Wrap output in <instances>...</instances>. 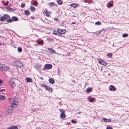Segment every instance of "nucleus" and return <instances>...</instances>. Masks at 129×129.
<instances>
[{
    "mask_svg": "<svg viewBox=\"0 0 129 129\" xmlns=\"http://www.w3.org/2000/svg\"><path fill=\"white\" fill-rule=\"evenodd\" d=\"M66 31V30L65 29H61L58 28L57 31L54 30L53 34L60 37H63V36L62 35V34H65Z\"/></svg>",
    "mask_w": 129,
    "mask_h": 129,
    "instance_id": "1",
    "label": "nucleus"
},
{
    "mask_svg": "<svg viewBox=\"0 0 129 129\" xmlns=\"http://www.w3.org/2000/svg\"><path fill=\"white\" fill-rule=\"evenodd\" d=\"M6 21L8 22L11 23L12 22V20L10 18V16L8 14H4L3 16H1L0 18V21Z\"/></svg>",
    "mask_w": 129,
    "mask_h": 129,
    "instance_id": "2",
    "label": "nucleus"
},
{
    "mask_svg": "<svg viewBox=\"0 0 129 129\" xmlns=\"http://www.w3.org/2000/svg\"><path fill=\"white\" fill-rule=\"evenodd\" d=\"M9 101L11 105L15 107H16L19 104V102L17 98H9Z\"/></svg>",
    "mask_w": 129,
    "mask_h": 129,
    "instance_id": "3",
    "label": "nucleus"
},
{
    "mask_svg": "<svg viewBox=\"0 0 129 129\" xmlns=\"http://www.w3.org/2000/svg\"><path fill=\"white\" fill-rule=\"evenodd\" d=\"M15 107L11 105L9 107L7 110L8 113L11 114L13 111Z\"/></svg>",
    "mask_w": 129,
    "mask_h": 129,
    "instance_id": "4",
    "label": "nucleus"
},
{
    "mask_svg": "<svg viewBox=\"0 0 129 129\" xmlns=\"http://www.w3.org/2000/svg\"><path fill=\"white\" fill-rule=\"evenodd\" d=\"M14 81V79L12 78H11L9 81V83L12 88H13L14 87L16 86Z\"/></svg>",
    "mask_w": 129,
    "mask_h": 129,
    "instance_id": "5",
    "label": "nucleus"
},
{
    "mask_svg": "<svg viewBox=\"0 0 129 129\" xmlns=\"http://www.w3.org/2000/svg\"><path fill=\"white\" fill-rule=\"evenodd\" d=\"M52 67V65L50 64H47L45 65L43 69L44 70H49L51 69Z\"/></svg>",
    "mask_w": 129,
    "mask_h": 129,
    "instance_id": "6",
    "label": "nucleus"
},
{
    "mask_svg": "<svg viewBox=\"0 0 129 129\" xmlns=\"http://www.w3.org/2000/svg\"><path fill=\"white\" fill-rule=\"evenodd\" d=\"M41 65L39 63H37L34 65V67L38 70V69L41 68Z\"/></svg>",
    "mask_w": 129,
    "mask_h": 129,
    "instance_id": "7",
    "label": "nucleus"
},
{
    "mask_svg": "<svg viewBox=\"0 0 129 129\" xmlns=\"http://www.w3.org/2000/svg\"><path fill=\"white\" fill-rule=\"evenodd\" d=\"M109 89L110 91H114L116 90V88L113 85H111L109 87Z\"/></svg>",
    "mask_w": 129,
    "mask_h": 129,
    "instance_id": "8",
    "label": "nucleus"
},
{
    "mask_svg": "<svg viewBox=\"0 0 129 129\" xmlns=\"http://www.w3.org/2000/svg\"><path fill=\"white\" fill-rule=\"evenodd\" d=\"M98 61L99 63L102 65L104 66H106L107 64V63L106 62L103 61H102L100 59H99L98 60Z\"/></svg>",
    "mask_w": 129,
    "mask_h": 129,
    "instance_id": "9",
    "label": "nucleus"
},
{
    "mask_svg": "<svg viewBox=\"0 0 129 129\" xmlns=\"http://www.w3.org/2000/svg\"><path fill=\"white\" fill-rule=\"evenodd\" d=\"M45 89L49 92H52L53 90V89L51 87H50L48 86H47V87L45 88Z\"/></svg>",
    "mask_w": 129,
    "mask_h": 129,
    "instance_id": "10",
    "label": "nucleus"
},
{
    "mask_svg": "<svg viewBox=\"0 0 129 129\" xmlns=\"http://www.w3.org/2000/svg\"><path fill=\"white\" fill-rule=\"evenodd\" d=\"M94 99V98H92L91 96H89L88 98V100L90 102H93Z\"/></svg>",
    "mask_w": 129,
    "mask_h": 129,
    "instance_id": "11",
    "label": "nucleus"
},
{
    "mask_svg": "<svg viewBox=\"0 0 129 129\" xmlns=\"http://www.w3.org/2000/svg\"><path fill=\"white\" fill-rule=\"evenodd\" d=\"M9 69V67L8 66H6L4 65H3V71H5L6 70H7Z\"/></svg>",
    "mask_w": 129,
    "mask_h": 129,
    "instance_id": "12",
    "label": "nucleus"
},
{
    "mask_svg": "<svg viewBox=\"0 0 129 129\" xmlns=\"http://www.w3.org/2000/svg\"><path fill=\"white\" fill-rule=\"evenodd\" d=\"M25 80L27 82H31L32 81V80L30 78L27 77L26 78Z\"/></svg>",
    "mask_w": 129,
    "mask_h": 129,
    "instance_id": "13",
    "label": "nucleus"
},
{
    "mask_svg": "<svg viewBox=\"0 0 129 129\" xmlns=\"http://www.w3.org/2000/svg\"><path fill=\"white\" fill-rule=\"evenodd\" d=\"M12 20L13 21H17L18 20V18L16 17L13 16L12 18Z\"/></svg>",
    "mask_w": 129,
    "mask_h": 129,
    "instance_id": "14",
    "label": "nucleus"
},
{
    "mask_svg": "<svg viewBox=\"0 0 129 129\" xmlns=\"http://www.w3.org/2000/svg\"><path fill=\"white\" fill-rule=\"evenodd\" d=\"M49 52L51 54H54L55 53V51L52 48H48Z\"/></svg>",
    "mask_w": 129,
    "mask_h": 129,
    "instance_id": "15",
    "label": "nucleus"
},
{
    "mask_svg": "<svg viewBox=\"0 0 129 129\" xmlns=\"http://www.w3.org/2000/svg\"><path fill=\"white\" fill-rule=\"evenodd\" d=\"M113 5V4L112 3V2L111 3L110 2L109 3H108L107 4V6L108 8L112 7Z\"/></svg>",
    "mask_w": 129,
    "mask_h": 129,
    "instance_id": "16",
    "label": "nucleus"
},
{
    "mask_svg": "<svg viewBox=\"0 0 129 129\" xmlns=\"http://www.w3.org/2000/svg\"><path fill=\"white\" fill-rule=\"evenodd\" d=\"M48 5L50 6L51 8L52 6H54L55 5V3L52 2H51L49 3L48 4Z\"/></svg>",
    "mask_w": 129,
    "mask_h": 129,
    "instance_id": "17",
    "label": "nucleus"
},
{
    "mask_svg": "<svg viewBox=\"0 0 129 129\" xmlns=\"http://www.w3.org/2000/svg\"><path fill=\"white\" fill-rule=\"evenodd\" d=\"M92 88L91 87H89L87 88L86 90V92L87 93H89L92 91Z\"/></svg>",
    "mask_w": 129,
    "mask_h": 129,
    "instance_id": "18",
    "label": "nucleus"
},
{
    "mask_svg": "<svg viewBox=\"0 0 129 129\" xmlns=\"http://www.w3.org/2000/svg\"><path fill=\"white\" fill-rule=\"evenodd\" d=\"M49 81L50 83L51 84H53L55 82L54 80L51 79H49Z\"/></svg>",
    "mask_w": 129,
    "mask_h": 129,
    "instance_id": "19",
    "label": "nucleus"
},
{
    "mask_svg": "<svg viewBox=\"0 0 129 129\" xmlns=\"http://www.w3.org/2000/svg\"><path fill=\"white\" fill-rule=\"evenodd\" d=\"M6 98L5 96L2 95H0V99L1 100H4Z\"/></svg>",
    "mask_w": 129,
    "mask_h": 129,
    "instance_id": "20",
    "label": "nucleus"
},
{
    "mask_svg": "<svg viewBox=\"0 0 129 129\" xmlns=\"http://www.w3.org/2000/svg\"><path fill=\"white\" fill-rule=\"evenodd\" d=\"M30 10L33 12L34 11L35 9V8L34 7L32 6L30 7Z\"/></svg>",
    "mask_w": 129,
    "mask_h": 129,
    "instance_id": "21",
    "label": "nucleus"
},
{
    "mask_svg": "<svg viewBox=\"0 0 129 129\" xmlns=\"http://www.w3.org/2000/svg\"><path fill=\"white\" fill-rule=\"evenodd\" d=\"M60 116L62 118H64L66 117V115L64 114V113H61L60 115Z\"/></svg>",
    "mask_w": 129,
    "mask_h": 129,
    "instance_id": "22",
    "label": "nucleus"
},
{
    "mask_svg": "<svg viewBox=\"0 0 129 129\" xmlns=\"http://www.w3.org/2000/svg\"><path fill=\"white\" fill-rule=\"evenodd\" d=\"M40 85L42 87L45 88L47 87V85H45L44 83H41Z\"/></svg>",
    "mask_w": 129,
    "mask_h": 129,
    "instance_id": "23",
    "label": "nucleus"
},
{
    "mask_svg": "<svg viewBox=\"0 0 129 129\" xmlns=\"http://www.w3.org/2000/svg\"><path fill=\"white\" fill-rule=\"evenodd\" d=\"M25 14L26 15H29L30 14L29 11L28 10H26L24 11Z\"/></svg>",
    "mask_w": 129,
    "mask_h": 129,
    "instance_id": "24",
    "label": "nucleus"
},
{
    "mask_svg": "<svg viewBox=\"0 0 129 129\" xmlns=\"http://www.w3.org/2000/svg\"><path fill=\"white\" fill-rule=\"evenodd\" d=\"M17 62L18 63L20 64V65H18V66L20 67H22L23 66V64L21 62L18 61H17Z\"/></svg>",
    "mask_w": 129,
    "mask_h": 129,
    "instance_id": "25",
    "label": "nucleus"
},
{
    "mask_svg": "<svg viewBox=\"0 0 129 129\" xmlns=\"http://www.w3.org/2000/svg\"><path fill=\"white\" fill-rule=\"evenodd\" d=\"M17 50L19 52H21L22 51V49L20 47H18V48Z\"/></svg>",
    "mask_w": 129,
    "mask_h": 129,
    "instance_id": "26",
    "label": "nucleus"
},
{
    "mask_svg": "<svg viewBox=\"0 0 129 129\" xmlns=\"http://www.w3.org/2000/svg\"><path fill=\"white\" fill-rule=\"evenodd\" d=\"M57 2L58 4L61 5L62 4V2L61 0H58L57 1Z\"/></svg>",
    "mask_w": 129,
    "mask_h": 129,
    "instance_id": "27",
    "label": "nucleus"
},
{
    "mask_svg": "<svg viewBox=\"0 0 129 129\" xmlns=\"http://www.w3.org/2000/svg\"><path fill=\"white\" fill-rule=\"evenodd\" d=\"M128 35L127 34H123L122 35V36L123 38L126 37L128 36Z\"/></svg>",
    "mask_w": 129,
    "mask_h": 129,
    "instance_id": "28",
    "label": "nucleus"
},
{
    "mask_svg": "<svg viewBox=\"0 0 129 129\" xmlns=\"http://www.w3.org/2000/svg\"><path fill=\"white\" fill-rule=\"evenodd\" d=\"M4 65L0 64V70L3 71Z\"/></svg>",
    "mask_w": 129,
    "mask_h": 129,
    "instance_id": "29",
    "label": "nucleus"
},
{
    "mask_svg": "<svg viewBox=\"0 0 129 129\" xmlns=\"http://www.w3.org/2000/svg\"><path fill=\"white\" fill-rule=\"evenodd\" d=\"M25 6V3H22L21 5V7L22 8L24 7Z\"/></svg>",
    "mask_w": 129,
    "mask_h": 129,
    "instance_id": "30",
    "label": "nucleus"
},
{
    "mask_svg": "<svg viewBox=\"0 0 129 129\" xmlns=\"http://www.w3.org/2000/svg\"><path fill=\"white\" fill-rule=\"evenodd\" d=\"M11 127L12 129H18V128L16 126H13Z\"/></svg>",
    "mask_w": 129,
    "mask_h": 129,
    "instance_id": "31",
    "label": "nucleus"
},
{
    "mask_svg": "<svg viewBox=\"0 0 129 129\" xmlns=\"http://www.w3.org/2000/svg\"><path fill=\"white\" fill-rule=\"evenodd\" d=\"M101 23L100 21H97L96 22L95 24V25H100Z\"/></svg>",
    "mask_w": 129,
    "mask_h": 129,
    "instance_id": "32",
    "label": "nucleus"
},
{
    "mask_svg": "<svg viewBox=\"0 0 129 129\" xmlns=\"http://www.w3.org/2000/svg\"><path fill=\"white\" fill-rule=\"evenodd\" d=\"M112 54L111 53H109L107 54V56L109 57H111L112 56Z\"/></svg>",
    "mask_w": 129,
    "mask_h": 129,
    "instance_id": "33",
    "label": "nucleus"
},
{
    "mask_svg": "<svg viewBox=\"0 0 129 129\" xmlns=\"http://www.w3.org/2000/svg\"><path fill=\"white\" fill-rule=\"evenodd\" d=\"M59 111L60 112H61V113H64L65 112V111L63 109H59Z\"/></svg>",
    "mask_w": 129,
    "mask_h": 129,
    "instance_id": "34",
    "label": "nucleus"
},
{
    "mask_svg": "<svg viewBox=\"0 0 129 129\" xmlns=\"http://www.w3.org/2000/svg\"><path fill=\"white\" fill-rule=\"evenodd\" d=\"M34 4L33 5H37L38 3L37 1H35L33 2Z\"/></svg>",
    "mask_w": 129,
    "mask_h": 129,
    "instance_id": "35",
    "label": "nucleus"
},
{
    "mask_svg": "<svg viewBox=\"0 0 129 129\" xmlns=\"http://www.w3.org/2000/svg\"><path fill=\"white\" fill-rule=\"evenodd\" d=\"M72 7L75 8L77 6V5L75 4H73L71 5Z\"/></svg>",
    "mask_w": 129,
    "mask_h": 129,
    "instance_id": "36",
    "label": "nucleus"
},
{
    "mask_svg": "<svg viewBox=\"0 0 129 129\" xmlns=\"http://www.w3.org/2000/svg\"><path fill=\"white\" fill-rule=\"evenodd\" d=\"M9 3V2L8 1H7L5 3L4 5L5 6H7L8 5Z\"/></svg>",
    "mask_w": 129,
    "mask_h": 129,
    "instance_id": "37",
    "label": "nucleus"
},
{
    "mask_svg": "<svg viewBox=\"0 0 129 129\" xmlns=\"http://www.w3.org/2000/svg\"><path fill=\"white\" fill-rule=\"evenodd\" d=\"M106 129H112V128L110 126H108L106 127Z\"/></svg>",
    "mask_w": 129,
    "mask_h": 129,
    "instance_id": "38",
    "label": "nucleus"
},
{
    "mask_svg": "<svg viewBox=\"0 0 129 129\" xmlns=\"http://www.w3.org/2000/svg\"><path fill=\"white\" fill-rule=\"evenodd\" d=\"M53 19H54V20L55 21H59L58 19V18H54Z\"/></svg>",
    "mask_w": 129,
    "mask_h": 129,
    "instance_id": "39",
    "label": "nucleus"
},
{
    "mask_svg": "<svg viewBox=\"0 0 129 129\" xmlns=\"http://www.w3.org/2000/svg\"><path fill=\"white\" fill-rule=\"evenodd\" d=\"M102 118V119L104 121H105L106 120H107V121L109 120L108 119H106V118H104L103 117Z\"/></svg>",
    "mask_w": 129,
    "mask_h": 129,
    "instance_id": "40",
    "label": "nucleus"
},
{
    "mask_svg": "<svg viewBox=\"0 0 129 129\" xmlns=\"http://www.w3.org/2000/svg\"><path fill=\"white\" fill-rule=\"evenodd\" d=\"M70 55V53L69 52H68L67 53L66 55L68 56H69Z\"/></svg>",
    "mask_w": 129,
    "mask_h": 129,
    "instance_id": "41",
    "label": "nucleus"
},
{
    "mask_svg": "<svg viewBox=\"0 0 129 129\" xmlns=\"http://www.w3.org/2000/svg\"><path fill=\"white\" fill-rule=\"evenodd\" d=\"M38 43L39 44H42V43L41 41H39Z\"/></svg>",
    "mask_w": 129,
    "mask_h": 129,
    "instance_id": "42",
    "label": "nucleus"
},
{
    "mask_svg": "<svg viewBox=\"0 0 129 129\" xmlns=\"http://www.w3.org/2000/svg\"><path fill=\"white\" fill-rule=\"evenodd\" d=\"M3 83V80L0 79V85L1 84Z\"/></svg>",
    "mask_w": 129,
    "mask_h": 129,
    "instance_id": "43",
    "label": "nucleus"
},
{
    "mask_svg": "<svg viewBox=\"0 0 129 129\" xmlns=\"http://www.w3.org/2000/svg\"><path fill=\"white\" fill-rule=\"evenodd\" d=\"M59 69L58 70V72L57 73V75H59L60 73V72H59Z\"/></svg>",
    "mask_w": 129,
    "mask_h": 129,
    "instance_id": "44",
    "label": "nucleus"
},
{
    "mask_svg": "<svg viewBox=\"0 0 129 129\" xmlns=\"http://www.w3.org/2000/svg\"><path fill=\"white\" fill-rule=\"evenodd\" d=\"M5 89H2L0 90V92H2L3 91V90H5Z\"/></svg>",
    "mask_w": 129,
    "mask_h": 129,
    "instance_id": "45",
    "label": "nucleus"
},
{
    "mask_svg": "<svg viewBox=\"0 0 129 129\" xmlns=\"http://www.w3.org/2000/svg\"><path fill=\"white\" fill-rule=\"evenodd\" d=\"M76 121H71L72 123H76Z\"/></svg>",
    "mask_w": 129,
    "mask_h": 129,
    "instance_id": "46",
    "label": "nucleus"
},
{
    "mask_svg": "<svg viewBox=\"0 0 129 129\" xmlns=\"http://www.w3.org/2000/svg\"><path fill=\"white\" fill-rule=\"evenodd\" d=\"M75 23H76V22H72L71 23V24H75Z\"/></svg>",
    "mask_w": 129,
    "mask_h": 129,
    "instance_id": "47",
    "label": "nucleus"
},
{
    "mask_svg": "<svg viewBox=\"0 0 129 129\" xmlns=\"http://www.w3.org/2000/svg\"><path fill=\"white\" fill-rule=\"evenodd\" d=\"M7 129H12V127H9V128H7Z\"/></svg>",
    "mask_w": 129,
    "mask_h": 129,
    "instance_id": "48",
    "label": "nucleus"
},
{
    "mask_svg": "<svg viewBox=\"0 0 129 129\" xmlns=\"http://www.w3.org/2000/svg\"><path fill=\"white\" fill-rule=\"evenodd\" d=\"M46 16H47V17H49V15H48V14H46Z\"/></svg>",
    "mask_w": 129,
    "mask_h": 129,
    "instance_id": "49",
    "label": "nucleus"
},
{
    "mask_svg": "<svg viewBox=\"0 0 129 129\" xmlns=\"http://www.w3.org/2000/svg\"><path fill=\"white\" fill-rule=\"evenodd\" d=\"M69 123H68V122H67V124L68 125H69Z\"/></svg>",
    "mask_w": 129,
    "mask_h": 129,
    "instance_id": "50",
    "label": "nucleus"
},
{
    "mask_svg": "<svg viewBox=\"0 0 129 129\" xmlns=\"http://www.w3.org/2000/svg\"><path fill=\"white\" fill-rule=\"evenodd\" d=\"M2 117V116L1 115H0V118H1Z\"/></svg>",
    "mask_w": 129,
    "mask_h": 129,
    "instance_id": "51",
    "label": "nucleus"
},
{
    "mask_svg": "<svg viewBox=\"0 0 129 129\" xmlns=\"http://www.w3.org/2000/svg\"><path fill=\"white\" fill-rule=\"evenodd\" d=\"M31 18H33L34 17L33 16H31Z\"/></svg>",
    "mask_w": 129,
    "mask_h": 129,
    "instance_id": "52",
    "label": "nucleus"
},
{
    "mask_svg": "<svg viewBox=\"0 0 129 129\" xmlns=\"http://www.w3.org/2000/svg\"><path fill=\"white\" fill-rule=\"evenodd\" d=\"M41 79H43V78L42 77H41Z\"/></svg>",
    "mask_w": 129,
    "mask_h": 129,
    "instance_id": "53",
    "label": "nucleus"
},
{
    "mask_svg": "<svg viewBox=\"0 0 129 129\" xmlns=\"http://www.w3.org/2000/svg\"><path fill=\"white\" fill-rule=\"evenodd\" d=\"M71 121H74V120H72Z\"/></svg>",
    "mask_w": 129,
    "mask_h": 129,
    "instance_id": "54",
    "label": "nucleus"
},
{
    "mask_svg": "<svg viewBox=\"0 0 129 129\" xmlns=\"http://www.w3.org/2000/svg\"><path fill=\"white\" fill-rule=\"evenodd\" d=\"M109 120H110V121H111V119H110Z\"/></svg>",
    "mask_w": 129,
    "mask_h": 129,
    "instance_id": "55",
    "label": "nucleus"
},
{
    "mask_svg": "<svg viewBox=\"0 0 129 129\" xmlns=\"http://www.w3.org/2000/svg\"><path fill=\"white\" fill-rule=\"evenodd\" d=\"M1 45V43H0V46Z\"/></svg>",
    "mask_w": 129,
    "mask_h": 129,
    "instance_id": "56",
    "label": "nucleus"
},
{
    "mask_svg": "<svg viewBox=\"0 0 129 129\" xmlns=\"http://www.w3.org/2000/svg\"><path fill=\"white\" fill-rule=\"evenodd\" d=\"M81 113V112H79V113Z\"/></svg>",
    "mask_w": 129,
    "mask_h": 129,
    "instance_id": "57",
    "label": "nucleus"
},
{
    "mask_svg": "<svg viewBox=\"0 0 129 129\" xmlns=\"http://www.w3.org/2000/svg\"><path fill=\"white\" fill-rule=\"evenodd\" d=\"M45 13H46H46H47L46 12H45Z\"/></svg>",
    "mask_w": 129,
    "mask_h": 129,
    "instance_id": "58",
    "label": "nucleus"
}]
</instances>
